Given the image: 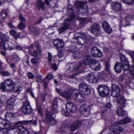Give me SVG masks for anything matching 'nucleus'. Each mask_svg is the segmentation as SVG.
I'll return each mask as SVG.
<instances>
[{
	"label": "nucleus",
	"mask_w": 134,
	"mask_h": 134,
	"mask_svg": "<svg viewBox=\"0 0 134 134\" xmlns=\"http://www.w3.org/2000/svg\"><path fill=\"white\" fill-rule=\"evenodd\" d=\"M98 90L99 94L102 97L106 96L108 95L110 91L109 87L104 85H101L99 86Z\"/></svg>",
	"instance_id": "nucleus-4"
},
{
	"label": "nucleus",
	"mask_w": 134,
	"mask_h": 134,
	"mask_svg": "<svg viewBox=\"0 0 134 134\" xmlns=\"http://www.w3.org/2000/svg\"><path fill=\"white\" fill-rule=\"evenodd\" d=\"M78 102H82L86 99L85 95L84 94H80L75 99Z\"/></svg>",
	"instance_id": "nucleus-27"
},
{
	"label": "nucleus",
	"mask_w": 134,
	"mask_h": 134,
	"mask_svg": "<svg viewBox=\"0 0 134 134\" xmlns=\"http://www.w3.org/2000/svg\"><path fill=\"white\" fill-rule=\"evenodd\" d=\"M91 59V56L89 55H86L84 58V63L86 64L89 63Z\"/></svg>",
	"instance_id": "nucleus-40"
},
{
	"label": "nucleus",
	"mask_w": 134,
	"mask_h": 134,
	"mask_svg": "<svg viewBox=\"0 0 134 134\" xmlns=\"http://www.w3.org/2000/svg\"><path fill=\"white\" fill-rule=\"evenodd\" d=\"M118 103L120 104L121 107H125V104L126 101L125 99L122 96H120L117 99Z\"/></svg>",
	"instance_id": "nucleus-31"
},
{
	"label": "nucleus",
	"mask_w": 134,
	"mask_h": 134,
	"mask_svg": "<svg viewBox=\"0 0 134 134\" xmlns=\"http://www.w3.org/2000/svg\"><path fill=\"white\" fill-rule=\"evenodd\" d=\"M37 59L35 58H34L31 60V62L33 64H36L37 63Z\"/></svg>",
	"instance_id": "nucleus-61"
},
{
	"label": "nucleus",
	"mask_w": 134,
	"mask_h": 134,
	"mask_svg": "<svg viewBox=\"0 0 134 134\" xmlns=\"http://www.w3.org/2000/svg\"><path fill=\"white\" fill-rule=\"evenodd\" d=\"M5 116L6 119L8 121L10 120L12 118L15 117V115L14 114L9 112L6 113L5 114Z\"/></svg>",
	"instance_id": "nucleus-34"
},
{
	"label": "nucleus",
	"mask_w": 134,
	"mask_h": 134,
	"mask_svg": "<svg viewBox=\"0 0 134 134\" xmlns=\"http://www.w3.org/2000/svg\"><path fill=\"white\" fill-rule=\"evenodd\" d=\"M80 110L85 116L89 115L90 110V107L89 105L85 104L82 105L80 108Z\"/></svg>",
	"instance_id": "nucleus-13"
},
{
	"label": "nucleus",
	"mask_w": 134,
	"mask_h": 134,
	"mask_svg": "<svg viewBox=\"0 0 134 134\" xmlns=\"http://www.w3.org/2000/svg\"><path fill=\"white\" fill-rule=\"evenodd\" d=\"M122 69V65L121 63L116 62L114 66L115 71L117 73H119L121 71Z\"/></svg>",
	"instance_id": "nucleus-26"
},
{
	"label": "nucleus",
	"mask_w": 134,
	"mask_h": 134,
	"mask_svg": "<svg viewBox=\"0 0 134 134\" xmlns=\"http://www.w3.org/2000/svg\"><path fill=\"white\" fill-rule=\"evenodd\" d=\"M71 6H70V8H68L67 10V13L68 15H69L70 18H66L64 20V22L63 24V26L60 28L58 29L60 33H61L64 31L69 28L70 25V23L71 21L75 18V16L74 14V11L71 8Z\"/></svg>",
	"instance_id": "nucleus-2"
},
{
	"label": "nucleus",
	"mask_w": 134,
	"mask_h": 134,
	"mask_svg": "<svg viewBox=\"0 0 134 134\" xmlns=\"http://www.w3.org/2000/svg\"><path fill=\"white\" fill-rule=\"evenodd\" d=\"M25 26V25L22 22H20L18 25L17 27L20 29H23Z\"/></svg>",
	"instance_id": "nucleus-45"
},
{
	"label": "nucleus",
	"mask_w": 134,
	"mask_h": 134,
	"mask_svg": "<svg viewBox=\"0 0 134 134\" xmlns=\"http://www.w3.org/2000/svg\"><path fill=\"white\" fill-rule=\"evenodd\" d=\"M28 77L30 79H32L34 78L35 76L31 73L29 72L27 74Z\"/></svg>",
	"instance_id": "nucleus-60"
},
{
	"label": "nucleus",
	"mask_w": 134,
	"mask_h": 134,
	"mask_svg": "<svg viewBox=\"0 0 134 134\" xmlns=\"http://www.w3.org/2000/svg\"><path fill=\"white\" fill-rule=\"evenodd\" d=\"M53 43L54 46L59 52H62L63 51L64 43L62 40L58 39L55 40Z\"/></svg>",
	"instance_id": "nucleus-6"
},
{
	"label": "nucleus",
	"mask_w": 134,
	"mask_h": 134,
	"mask_svg": "<svg viewBox=\"0 0 134 134\" xmlns=\"http://www.w3.org/2000/svg\"><path fill=\"white\" fill-rule=\"evenodd\" d=\"M15 100V98H11L7 101L6 103V105L8 108L10 109L13 107Z\"/></svg>",
	"instance_id": "nucleus-23"
},
{
	"label": "nucleus",
	"mask_w": 134,
	"mask_h": 134,
	"mask_svg": "<svg viewBox=\"0 0 134 134\" xmlns=\"http://www.w3.org/2000/svg\"><path fill=\"white\" fill-rule=\"evenodd\" d=\"M17 128L19 132L22 134H29L28 131L24 127L22 126H18Z\"/></svg>",
	"instance_id": "nucleus-28"
},
{
	"label": "nucleus",
	"mask_w": 134,
	"mask_h": 134,
	"mask_svg": "<svg viewBox=\"0 0 134 134\" xmlns=\"http://www.w3.org/2000/svg\"><path fill=\"white\" fill-rule=\"evenodd\" d=\"M12 59L16 62H17L19 60V59L18 57L16 54H14L12 56Z\"/></svg>",
	"instance_id": "nucleus-48"
},
{
	"label": "nucleus",
	"mask_w": 134,
	"mask_h": 134,
	"mask_svg": "<svg viewBox=\"0 0 134 134\" xmlns=\"http://www.w3.org/2000/svg\"><path fill=\"white\" fill-rule=\"evenodd\" d=\"M120 90L119 87L115 85H113L112 87L111 95L113 97H119L120 95Z\"/></svg>",
	"instance_id": "nucleus-15"
},
{
	"label": "nucleus",
	"mask_w": 134,
	"mask_h": 134,
	"mask_svg": "<svg viewBox=\"0 0 134 134\" xmlns=\"http://www.w3.org/2000/svg\"><path fill=\"white\" fill-rule=\"evenodd\" d=\"M78 93V91L77 90L74 89L72 91V95L74 99H75L79 95Z\"/></svg>",
	"instance_id": "nucleus-42"
},
{
	"label": "nucleus",
	"mask_w": 134,
	"mask_h": 134,
	"mask_svg": "<svg viewBox=\"0 0 134 134\" xmlns=\"http://www.w3.org/2000/svg\"><path fill=\"white\" fill-rule=\"evenodd\" d=\"M53 77V75L51 74H48L46 76V79L49 81L52 79Z\"/></svg>",
	"instance_id": "nucleus-57"
},
{
	"label": "nucleus",
	"mask_w": 134,
	"mask_h": 134,
	"mask_svg": "<svg viewBox=\"0 0 134 134\" xmlns=\"http://www.w3.org/2000/svg\"><path fill=\"white\" fill-rule=\"evenodd\" d=\"M35 46H36L37 49H41L40 46V44L37 41H36L35 42Z\"/></svg>",
	"instance_id": "nucleus-51"
},
{
	"label": "nucleus",
	"mask_w": 134,
	"mask_h": 134,
	"mask_svg": "<svg viewBox=\"0 0 134 134\" xmlns=\"http://www.w3.org/2000/svg\"><path fill=\"white\" fill-rule=\"evenodd\" d=\"M40 30L37 27H35L32 30L33 34L36 36L38 35L40 33Z\"/></svg>",
	"instance_id": "nucleus-43"
},
{
	"label": "nucleus",
	"mask_w": 134,
	"mask_h": 134,
	"mask_svg": "<svg viewBox=\"0 0 134 134\" xmlns=\"http://www.w3.org/2000/svg\"><path fill=\"white\" fill-rule=\"evenodd\" d=\"M66 109L68 113L66 114H63L64 116H67L69 114V113H74L77 110V108L75 106V105L73 103L71 102L67 103L66 106Z\"/></svg>",
	"instance_id": "nucleus-5"
},
{
	"label": "nucleus",
	"mask_w": 134,
	"mask_h": 134,
	"mask_svg": "<svg viewBox=\"0 0 134 134\" xmlns=\"http://www.w3.org/2000/svg\"><path fill=\"white\" fill-rule=\"evenodd\" d=\"M80 91L84 94L88 95L90 93V91L89 86L85 83H81L79 85Z\"/></svg>",
	"instance_id": "nucleus-11"
},
{
	"label": "nucleus",
	"mask_w": 134,
	"mask_h": 134,
	"mask_svg": "<svg viewBox=\"0 0 134 134\" xmlns=\"http://www.w3.org/2000/svg\"><path fill=\"white\" fill-rule=\"evenodd\" d=\"M121 5L119 3L115 2L111 3V7L112 9L115 11H119L121 9Z\"/></svg>",
	"instance_id": "nucleus-21"
},
{
	"label": "nucleus",
	"mask_w": 134,
	"mask_h": 134,
	"mask_svg": "<svg viewBox=\"0 0 134 134\" xmlns=\"http://www.w3.org/2000/svg\"><path fill=\"white\" fill-rule=\"evenodd\" d=\"M7 15V13L4 10H3L0 14V16L3 18H5Z\"/></svg>",
	"instance_id": "nucleus-46"
},
{
	"label": "nucleus",
	"mask_w": 134,
	"mask_h": 134,
	"mask_svg": "<svg viewBox=\"0 0 134 134\" xmlns=\"http://www.w3.org/2000/svg\"><path fill=\"white\" fill-rule=\"evenodd\" d=\"M121 23L122 25L124 26H128L130 24L129 21H126V20L122 21Z\"/></svg>",
	"instance_id": "nucleus-58"
},
{
	"label": "nucleus",
	"mask_w": 134,
	"mask_h": 134,
	"mask_svg": "<svg viewBox=\"0 0 134 134\" xmlns=\"http://www.w3.org/2000/svg\"><path fill=\"white\" fill-rule=\"evenodd\" d=\"M73 56L75 59L80 58L81 57V55L80 53L78 52L75 51L74 52L73 54Z\"/></svg>",
	"instance_id": "nucleus-41"
},
{
	"label": "nucleus",
	"mask_w": 134,
	"mask_h": 134,
	"mask_svg": "<svg viewBox=\"0 0 134 134\" xmlns=\"http://www.w3.org/2000/svg\"><path fill=\"white\" fill-rule=\"evenodd\" d=\"M110 130L113 132L118 133L122 132L123 129L121 126L116 125L112 126L110 129Z\"/></svg>",
	"instance_id": "nucleus-22"
},
{
	"label": "nucleus",
	"mask_w": 134,
	"mask_h": 134,
	"mask_svg": "<svg viewBox=\"0 0 134 134\" xmlns=\"http://www.w3.org/2000/svg\"><path fill=\"white\" fill-rule=\"evenodd\" d=\"M32 120H25L19 121L16 122L17 124H21L23 125H26L30 123L32 121Z\"/></svg>",
	"instance_id": "nucleus-39"
},
{
	"label": "nucleus",
	"mask_w": 134,
	"mask_h": 134,
	"mask_svg": "<svg viewBox=\"0 0 134 134\" xmlns=\"http://www.w3.org/2000/svg\"><path fill=\"white\" fill-rule=\"evenodd\" d=\"M0 38L2 41H8L9 37L7 35L3 34L0 36Z\"/></svg>",
	"instance_id": "nucleus-38"
},
{
	"label": "nucleus",
	"mask_w": 134,
	"mask_h": 134,
	"mask_svg": "<svg viewBox=\"0 0 134 134\" xmlns=\"http://www.w3.org/2000/svg\"><path fill=\"white\" fill-rule=\"evenodd\" d=\"M120 58L121 61V63L122 64L124 63L125 64H128V61L125 56L123 55H121L120 56Z\"/></svg>",
	"instance_id": "nucleus-36"
},
{
	"label": "nucleus",
	"mask_w": 134,
	"mask_h": 134,
	"mask_svg": "<svg viewBox=\"0 0 134 134\" xmlns=\"http://www.w3.org/2000/svg\"><path fill=\"white\" fill-rule=\"evenodd\" d=\"M19 18L20 20L22 22H25L26 21V19L24 17L22 14L20 13L19 16Z\"/></svg>",
	"instance_id": "nucleus-52"
},
{
	"label": "nucleus",
	"mask_w": 134,
	"mask_h": 134,
	"mask_svg": "<svg viewBox=\"0 0 134 134\" xmlns=\"http://www.w3.org/2000/svg\"><path fill=\"white\" fill-rule=\"evenodd\" d=\"M10 33L11 35L13 36H14V38L16 39L18 37H19L20 35L19 33L16 34V32L14 30H12L10 31Z\"/></svg>",
	"instance_id": "nucleus-37"
},
{
	"label": "nucleus",
	"mask_w": 134,
	"mask_h": 134,
	"mask_svg": "<svg viewBox=\"0 0 134 134\" xmlns=\"http://www.w3.org/2000/svg\"><path fill=\"white\" fill-rule=\"evenodd\" d=\"M81 125L85 128L88 127L89 126L88 122L87 120H77L71 125V130L74 131Z\"/></svg>",
	"instance_id": "nucleus-3"
},
{
	"label": "nucleus",
	"mask_w": 134,
	"mask_h": 134,
	"mask_svg": "<svg viewBox=\"0 0 134 134\" xmlns=\"http://www.w3.org/2000/svg\"><path fill=\"white\" fill-rule=\"evenodd\" d=\"M90 65V67L92 70H95L96 71L99 70L100 68V64L95 60H92Z\"/></svg>",
	"instance_id": "nucleus-18"
},
{
	"label": "nucleus",
	"mask_w": 134,
	"mask_h": 134,
	"mask_svg": "<svg viewBox=\"0 0 134 134\" xmlns=\"http://www.w3.org/2000/svg\"><path fill=\"white\" fill-rule=\"evenodd\" d=\"M48 59L49 61L51 62L52 61V57L51 54L50 53H48Z\"/></svg>",
	"instance_id": "nucleus-63"
},
{
	"label": "nucleus",
	"mask_w": 134,
	"mask_h": 134,
	"mask_svg": "<svg viewBox=\"0 0 134 134\" xmlns=\"http://www.w3.org/2000/svg\"><path fill=\"white\" fill-rule=\"evenodd\" d=\"M0 74L4 76H7L10 75V73L7 71H2L0 72Z\"/></svg>",
	"instance_id": "nucleus-49"
},
{
	"label": "nucleus",
	"mask_w": 134,
	"mask_h": 134,
	"mask_svg": "<svg viewBox=\"0 0 134 134\" xmlns=\"http://www.w3.org/2000/svg\"><path fill=\"white\" fill-rule=\"evenodd\" d=\"M123 1L125 3L129 5H131L134 3V0H123Z\"/></svg>",
	"instance_id": "nucleus-47"
},
{
	"label": "nucleus",
	"mask_w": 134,
	"mask_h": 134,
	"mask_svg": "<svg viewBox=\"0 0 134 134\" xmlns=\"http://www.w3.org/2000/svg\"><path fill=\"white\" fill-rule=\"evenodd\" d=\"M34 47V45H31L29 48L28 53L33 56L37 57L38 58H41L42 57V50L41 49H37L34 51H31V49Z\"/></svg>",
	"instance_id": "nucleus-8"
},
{
	"label": "nucleus",
	"mask_w": 134,
	"mask_h": 134,
	"mask_svg": "<svg viewBox=\"0 0 134 134\" xmlns=\"http://www.w3.org/2000/svg\"><path fill=\"white\" fill-rule=\"evenodd\" d=\"M72 124L70 127L69 125H64L61 129V130L63 134H70L71 133V131H73L71 130V127Z\"/></svg>",
	"instance_id": "nucleus-20"
},
{
	"label": "nucleus",
	"mask_w": 134,
	"mask_h": 134,
	"mask_svg": "<svg viewBox=\"0 0 134 134\" xmlns=\"http://www.w3.org/2000/svg\"><path fill=\"white\" fill-rule=\"evenodd\" d=\"M124 107L119 106L117 109L116 114L119 116H124L125 114V112L123 110Z\"/></svg>",
	"instance_id": "nucleus-25"
},
{
	"label": "nucleus",
	"mask_w": 134,
	"mask_h": 134,
	"mask_svg": "<svg viewBox=\"0 0 134 134\" xmlns=\"http://www.w3.org/2000/svg\"><path fill=\"white\" fill-rule=\"evenodd\" d=\"M2 125L0 126V128H2V129L6 130V129H7L10 127L11 126V124L10 122L7 121L6 122L4 120V122L2 123Z\"/></svg>",
	"instance_id": "nucleus-24"
},
{
	"label": "nucleus",
	"mask_w": 134,
	"mask_h": 134,
	"mask_svg": "<svg viewBox=\"0 0 134 134\" xmlns=\"http://www.w3.org/2000/svg\"><path fill=\"white\" fill-rule=\"evenodd\" d=\"M0 134H8L7 130H0Z\"/></svg>",
	"instance_id": "nucleus-59"
},
{
	"label": "nucleus",
	"mask_w": 134,
	"mask_h": 134,
	"mask_svg": "<svg viewBox=\"0 0 134 134\" xmlns=\"http://www.w3.org/2000/svg\"><path fill=\"white\" fill-rule=\"evenodd\" d=\"M122 67H123V68L124 70V71H127L128 70L129 68L128 63L126 64H125L124 63L123 64H122Z\"/></svg>",
	"instance_id": "nucleus-54"
},
{
	"label": "nucleus",
	"mask_w": 134,
	"mask_h": 134,
	"mask_svg": "<svg viewBox=\"0 0 134 134\" xmlns=\"http://www.w3.org/2000/svg\"><path fill=\"white\" fill-rule=\"evenodd\" d=\"M79 33H77L75 35V37L73 38V39L76 40L77 42L79 44H83L86 42V34L85 33L80 34V36L78 37H75V36L77 35Z\"/></svg>",
	"instance_id": "nucleus-9"
},
{
	"label": "nucleus",
	"mask_w": 134,
	"mask_h": 134,
	"mask_svg": "<svg viewBox=\"0 0 134 134\" xmlns=\"http://www.w3.org/2000/svg\"><path fill=\"white\" fill-rule=\"evenodd\" d=\"M0 47L4 50H6L9 47V45L7 43H5L2 42H0Z\"/></svg>",
	"instance_id": "nucleus-35"
},
{
	"label": "nucleus",
	"mask_w": 134,
	"mask_h": 134,
	"mask_svg": "<svg viewBox=\"0 0 134 134\" xmlns=\"http://www.w3.org/2000/svg\"><path fill=\"white\" fill-rule=\"evenodd\" d=\"M131 119L128 117H126L124 119L120 120L118 122L119 125L126 124L131 121Z\"/></svg>",
	"instance_id": "nucleus-29"
},
{
	"label": "nucleus",
	"mask_w": 134,
	"mask_h": 134,
	"mask_svg": "<svg viewBox=\"0 0 134 134\" xmlns=\"http://www.w3.org/2000/svg\"><path fill=\"white\" fill-rule=\"evenodd\" d=\"M46 113L48 122L52 125H55L56 123V120L54 118L52 117L51 113L47 110H46Z\"/></svg>",
	"instance_id": "nucleus-19"
},
{
	"label": "nucleus",
	"mask_w": 134,
	"mask_h": 134,
	"mask_svg": "<svg viewBox=\"0 0 134 134\" xmlns=\"http://www.w3.org/2000/svg\"><path fill=\"white\" fill-rule=\"evenodd\" d=\"M129 71L131 75L134 76V64L130 68Z\"/></svg>",
	"instance_id": "nucleus-50"
},
{
	"label": "nucleus",
	"mask_w": 134,
	"mask_h": 134,
	"mask_svg": "<svg viewBox=\"0 0 134 134\" xmlns=\"http://www.w3.org/2000/svg\"><path fill=\"white\" fill-rule=\"evenodd\" d=\"M45 95L44 94H42L41 96V100L43 102L45 99Z\"/></svg>",
	"instance_id": "nucleus-64"
},
{
	"label": "nucleus",
	"mask_w": 134,
	"mask_h": 134,
	"mask_svg": "<svg viewBox=\"0 0 134 134\" xmlns=\"http://www.w3.org/2000/svg\"><path fill=\"white\" fill-rule=\"evenodd\" d=\"M56 90L57 92L63 97H67L69 96V93L66 91H63L57 88H56Z\"/></svg>",
	"instance_id": "nucleus-33"
},
{
	"label": "nucleus",
	"mask_w": 134,
	"mask_h": 134,
	"mask_svg": "<svg viewBox=\"0 0 134 134\" xmlns=\"http://www.w3.org/2000/svg\"><path fill=\"white\" fill-rule=\"evenodd\" d=\"M15 83L10 79H6L4 82L1 83V88L3 92H10L12 90L18 92L22 90L23 87L22 85L19 83L16 87H15Z\"/></svg>",
	"instance_id": "nucleus-1"
},
{
	"label": "nucleus",
	"mask_w": 134,
	"mask_h": 134,
	"mask_svg": "<svg viewBox=\"0 0 134 134\" xmlns=\"http://www.w3.org/2000/svg\"><path fill=\"white\" fill-rule=\"evenodd\" d=\"M105 66L106 70L107 71H109L110 67V63L109 62H105Z\"/></svg>",
	"instance_id": "nucleus-56"
},
{
	"label": "nucleus",
	"mask_w": 134,
	"mask_h": 134,
	"mask_svg": "<svg viewBox=\"0 0 134 134\" xmlns=\"http://www.w3.org/2000/svg\"><path fill=\"white\" fill-rule=\"evenodd\" d=\"M25 59H24L23 60V63L24 65L26 66H27L29 64V60L28 57H26Z\"/></svg>",
	"instance_id": "nucleus-44"
},
{
	"label": "nucleus",
	"mask_w": 134,
	"mask_h": 134,
	"mask_svg": "<svg viewBox=\"0 0 134 134\" xmlns=\"http://www.w3.org/2000/svg\"><path fill=\"white\" fill-rule=\"evenodd\" d=\"M22 111L25 114H29L31 113L32 108L28 100H26L22 107Z\"/></svg>",
	"instance_id": "nucleus-10"
},
{
	"label": "nucleus",
	"mask_w": 134,
	"mask_h": 134,
	"mask_svg": "<svg viewBox=\"0 0 134 134\" xmlns=\"http://www.w3.org/2000/svg\"><path fill=\"white\" fill-rule=\"evenodd\" d=\"M85 3L81 2H77L76 4V6L77 7L76 11L78 14L80 13H87L88 12V9L87 8H85L83 6Z\"/></svg>",
	"instance_id": "nucleus-7"
},
{
	"label": "nucleus",
	"mask_w": 134,
	"mask_h": 134,
	"mask_svg": "<svg viewBox=\"0 0 134 134\" xmlns=\"http://www.w3.org/2000/svg\"><path fill=\"white\" fill-rule=\"evenodd\" d=\"M36 80L37 82L41 83L42 82V80L41 79V76L40 75L37 76L36 77Z\"/></svg>",
	"instance_id": "nucleus-55"
},
{
	"label": "nucleus",
	"mask_w": 134,
	"mask_h": 134,
	"mask_svg": "<svg viewBox=\"0 0 134 134\" xmlns=\"http://www.w3.org/2000/svg\"><path fill=\"white\" fill-rule=\"evenodd\" d=\"M36 8L39 10L40 9L43 10L45 8L44 3L41 0L38 1L36 4Z\"/></svg>",
	"instance_id": "nucleus-30"
},
{
	"label": "nucleus",
	"mask_w": 134,
	"mask_h": 134,
	"mask_svg": "<svg viewBox=\"0 0 134 134\" xmlns=\"http://www.w3.org/2000/svg\"><path fill=\"white\" fill-rule=\"evenodd\" d=\"M57 105H53L52 107L51 110L54 113L57 112Z\"/></svg>",
	"instance_id": "nucleus-53"
},
{
	"label": "nucleus",
	"mask_w": 134,
	"mask_h": 134,
	"mask_svg": "<svg viewBox=\"0 0 134 134\" xmlns=\"http://www.w3.org/2000/svg\"><path fill=\"white\" fill-rule=\"evenodd\" d=\"M91 50V54L93 56L99 58L102 56L103 54L102 52L97 48L94 47Z\"/></svg>",
	"instance_id": "nucleus-16"
},
{
	"label": "nucleus",
	"mask_w": 134,
	"mask_h": 134,
	"mask_svg": "<svg viewBox=\"0 0 134 134\" xmlns=\"http://www.w3.org/2000/svg\"><path fill=\"white\" fill-rule=\"evenodd\" d=\"M82 63L81 62H79L77 64H75L73 66V70L76 72L78 71L80 72L79 73L81 72V71L80 70V69L81 67Z\"/></svg>",
	"instance_id": "nucleus-32"
},
{
	"label": "nucleus",
	"mask_w": 134,
	"mask_h": 134,
	"mask_svg": "<svg viewBox=\"0 0 134 134\" xmlns=\"http://www.w3.org/2000/svg\"><path fill=\"white\" fill-rule=\"evenodd\" d=\"M129 15L130 18L134 19V10H132L131 13Z\"/></svg>",
	"instance_id": "nucleus-62"
},
{
	"label": "nucleus",
	"mask_w": 134,
	"mask_h": 134,
	"mask_svg": "<svg viewBox=\"0 0 134 134\" xmlns=\"http://www.w3.org/2000/svg\"><path fill=\"white\" fill-rule=\"evenodd\" d=\"M102 27L106 33L110 34L112 31V29L108 23L106 21H104L102 23Z\"/></svg>",
	"instance_id": "nucleus-17"
},
{
	"label": "nucleus",
	"mask_w": 134,
	"mask_h": 134,
	"mask_svg": "<svg viewBox=\"0 0 134 134\" xmlns=\"http://www.w3.org/2000/svg\"><path fill=\"white\" fill-rule=\"evenodd\" d=\"M100 27L98 24H95L91 27V31L96 35H99L100 34Z\"/></svg>",
	"instance_id": "nucleus-12"
},
{
	"label": "nucleus",
	"mask_w": 134,
	"mask_h": 134,
	"mask_svg": "<svg viewBox=\"0 0 134 134\" xmlns=\"http://www.w3.org/2000/svg\"><path fill=\"white\" fill-rule=\"evenodd\" d=\"M86 78L87 81L91 83H96L98 81V78L92 73H90L87 75Z\"/></svg>",
	"instance_id": "nucleus-14"
}]
</instances>
